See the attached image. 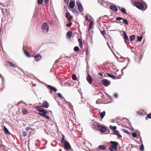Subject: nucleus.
Returning <instances> with one entry per match:
<instances>
[{
    "instance_id": "4",
    "label": "nucleus",
    "mask_w": 151,
    "mask_h": 151,
    "mask_svg": "<svg viewBox=\"0 0 151 151\" xmlns=\"http://www.w3.org/2000/svg\"><path fill=\"white\" fill-rule=\"evenodd\" d=\"M41 29L43 33L47 34L48 32L49 26L46 23H45L42 24Z\"/></svg>"
},
{
    "instance_id": "55",
    "label": "nucleus",
    "mask_w": 151,
    "mask_h": 151,
    "mask_svg": "<svg viewBox=\"0 0 151 151\" xmlns=\"http://www.w3.org/2000/svg\"><path fill=\"white\" fill-rule=\"evenodd\" d=\"M35 108H37V109H38V108H39L40 109H41L40 106L39 105L37 106L36 107H35Z\"/></svg>"
},
{
    "instance_id": "36",
    "label": "nucleus",
    "mask_w": 151,
    "mask_h": 151,
    "mask_svg": "<svg viewBox=\"0 0 151 151\" xmlns=\"http://www.w3.org/2000/svg\"><path fill=\"white\" fill-rule=\"evenodd\" d=\"M140 150L142 151H143L144 150V147L143 144H142L140 145Z\"/></svg>"
},
{
    "instance_id": "61",
    "label": "nucleus",
    "mask_w": 151,
    "mask_h": 151,
    "mask_svg": "<svg viewBox=\"0 0 151 151\" xmlns=\"http://www.w3.org/2000/svg\"><path fill=\"white\" fill-rule=\"evenodd\" d=\"M1 10L2 11H3V9L2 8H1Z\"/></svg>"
},
{
    "instance_id": "10",
    "label": "nucleus",
    "mask_w": 151,
    "mask_h": 151,
    "mask_svg": "<svg viewBox=\"0 0 151 151\" xmlns=\"http://www.w3.org/2000/svg\"><path fill=\"white\" fill-rule=\"evenodd\" d=\"M49 105L48 103L46 101H44L43 102L42 106L45 108H47L49 106Z\"/></svg>"
},
{
    "instance_id": "51",
    "label": "nucleus",
    "mask_w": 151,
    "mask_h": 151,
    "mask_svg": "<svg viewBox=\"0 0 151 151\" xmlns=\"http://www.w3.org/2000/svg\"><path fill=\"white\" fill-rule=\"evenodd\" d=\"M85 19L86 20H89L88 17V16H87V15H85Z\"/></svg>"
},
{
    "instance_id": "62",
    "label": "nucleus",
    "mask_w": 151,
    "mask_h": 151,
    "mask_svg": "<svg viewBox=\"0 0 151 151\" xmlns=\"http://www.w3.org/2000/svg\"><path fill=\"white\" fill-rule=\"evenodd\" d=\"M107 45H108V46H109V44H108V42H107ZM109 47V48H110V47Z\"/></svg>"
},
{
    "instance_id": "33",
    "label": "nucleus",
    "mask_w": 151,
    "mask_h": 151,
    "mask_svg": "<svg viewBox=\"0 0 151 151\" xmlns=\"http://www.w3.org/2000/svg\"><path fill=\"white\" fill-rule=\"evenodd\" d=\"M72 78L73 80H76V76L75 74H73L72 75Z\"/></svg>"
},
{
    "instance_id": "9",
    "label": "nucleus",
    "mask_w": 151,
    "mask_h": 151,
    "mask_svg": "<svg viewBox=\"0 0 151 151\" xmlns=\"http://www.w3.org/2000/svg\"><path fill=\"white\" fill-rule=\"evenodd\" d=\"M42 57L41 55L39 54H37L34 56L35 59L36 61L38 62L41 58Z\"/></svg>"
},
{
    "instance_id": "47",
    "label": "nucleus",
    "mask_w": 151,
    "mask_h": 151,
    "mask_svg": "<svg viewBox=\"0 0 151 151\" xmlns=\"http://www.w3.org/2000/svg\"><path fill=\"white\" fill-rule=\"evenodd\" d=\"M101 34L102 35H104L105 33V31H101Z\"/></svg>"
},
{
    "instance_id": "57",
    "label": "nucleus",
    "mask_w": 151,
    "mask_h": 151,
    "mask_svg": "<svg viewBox=\"0 0 151 151\" xmlns=\"http://www.w3.org/2000/svg\"><path fill=\"white\" fill-rule=\"evenodd\" d=\"M48 1V0H45V4H46L47 3Z\"/></svg>"
},
{
    "instance_id": "17",
    "label": "nucleus",
    "mask_w": 151,
    "mask_h": 151,
    "mask_svg": "<svg viewBox=\"0 0 151 151\" xmlns=\"http://www.w3.org/2000/svg\"><path fill=\"white\" fill-rule=\"evenodd\" d=\"M98 149L100 150H106V149L105 146L104 145H100L99 146Z\"/></svg>"
},
{
    "instance_id": "63",
    "label": "nucleus",
    "mask_w": 151,
    "mask_h": 151,
    "mask_svg": "<svg viewBox=\"0 0 151 151\" xmlns=\"http://www.w3.org/2000/svg\"><path fill=\"white\" fill-rule=\"evenodd\" d=\"M1 78V74L0 73V78Z\"/></svg>"
},
{
    "instance_id": "27",
    "label": "nucleus",
    "mask_w": 151,
    "mask_h": 151,
    "mask_svg": "<svg viewBox=\"0 0 151 151\" xmlns=\"http://www.w3.org/2000/svg\"><path fill=\"white\" fill-rule=\"evenodd\" d=\"M143 112H144L143 111L141 110V111H138L137 112V114L139 115H143Z\"/></svg>"
},
{
    "instance_id": "38",
    "label": "nucleus",
    "mask_w": 151,
    "mask_h": 151,
    "mask_svg": "<svg viewBox=\"0 0 151 151\" xmlns=\"http://www.w3.org/2000/svg\"><path fill=\"white\" fill-rule=\"evenodd\" d=\"M71 25L72 23L71 22H70L66 24V26L70 28L71 26Z\"/></svg>"
},
{
    "instance_id": "2",
    "label": "nucleus",
    "mask_w": 151,
    "mask_h": 151,
    "mask_svg": "<svg viewBox=\"0 0 151 151\" xmlns=\"http://www.w3.org/2000/svg\"><path fill=\"white\" fill-rule=\"evenodd\" d=\"M61 142L63 145H64L65 149L66 150H69L71 148V147L69 143L68 142L65 140L64 135L63 136L61 139Z\"/></svg>"
},
{
    "instance_id": "14",
    "label": "nucleus",
    "mask_w": 151,
    "mask_h": 151,
    "mask_svg": "<svg viewBox=\"0 0 151 151\" xmlns=\"http://www.w3.org/2000/svg\"><path fill=\"white\" fill-rule=\"evenodd\" d=\"M110 9L111 10L117 12L118 11V9L115 6L111 5L110 6Z\"/></svg>"
},
{
    "instance_id": "12",
    "label": "nucleus",
    "mask_w": 151,
    "mask_h": 151,
    "mask_svg": "<svg viewBox=\"0 0 151 151\" xmlns=\"http://www.w3.org/2000/svg\"><path fill=\"white\" fill-rule=\"evenodd\" d=\"M47 86L50 89L54 92H56L57 91V89L55 88L52 86L49 85H47Z\"/></svg>"
},
{
    "instance_id": "18",
    "label": "nucleus",
    "mask_w": 151,
    "mask_h": 151,
    "mask_svg": "<svg viewBox=\"0 0 151 151\" xmlns=\"http://www.w3.org/2000/svg\"><path fill=\"white\" fill-rule=\"evenodd\" d=\"M72 34V32L71 31H68L66 34V37L67 38H69L70 37Z\"/></svg>"
},
{
    "instance_id": "7",
    "label": "nucleus",
    "mask_w": 151,
    "mask_h": 151,
    "mask_svg": "<svg viewBox=\"0 0 151 151\" xmlns=\"http://www.w3.org/2000/svg\"><path fill=\"white\" fill-rule=\"evenodd\" d=\"M101 82L103 85L105 86H109L111 83V82L110 81L106 79H103L101 80Z\"/></svg>"
},
{
    "instance_id": "24",
    "label": "nucleus",
    "mask_w": 151,
    "mask_h": 151,
    "mask_svg": "<svg viewBox=\"0 0 151 151\" xmlns=\"http://www.w3.org/2000/svg\"><path fill=\"white\" fill-rule=\"evenodd\" d=\"M106 130V128L105 127L103 126L102 127L101 129V130L100 131L101 132H105Z\"/></svg>"
},
{
    "instance_id": "29",
    "label": "nucleus",
    "mask_w": 151,
    "mask_h": 151,
    "mask_svg": "<svg viewBox=\"0 0 151 151\" xmlns=\"http://www.w3.org/2000/svg\"><path fill=\"white\" fill-rule=\"evenodd\" d=\"M7 62L9 63V64L10 65L13 67L16 68V65L12 63L11 62L9 61H7Z\"/></svg>"
},
{
    "instance_id": "34",
    "label": "nucleus",
    "mask_w": 151,
    "mask_h": 151,
    "mask_svg": "<svg viewBox=\"0 0 151 151\" xmlns=\"http://www.w3.org/2000/svg\"><path fill=\"white\" fill-rule=\"evenodd\" d=\"M22 112L23 114L25 115L27 113V111L26 109H24L22 110Z\"/></svg>"
},
{
    "instance_id": "54",
    "label": "nucleus",
    "mask_w": 151,
    "mask_h": 151,
    "mask_svg": "<svg viewBox=\"0 0 151 151\" xmlns=\"http://www.w3.org/2000/svg\"><path fill=\"white\" fill-rule=\"evenodd\" d=\"M78 41L80 43H82V41L80 39H78Z\"/></svg>"
},
{
    "instance_id": "56",
    "label": "nucleus",
    "mask_w": 151,
    "mask_h": 151,
    "mask_svg": "<svg viewBox=\"0 0 151 151\" xmlns=\"http://www.w3.org/2000/svg\"><path fill=\"white\" fill-rule=\"evenodd\" d=\"M98 74L101 76H103L102 74L101 73H99Z\"/></svg>"
},
{
    "instance_id": "48",
    "label": "nucleus",
    "mask_w": 151,
    "mask_h": 151,
    "mask_svg": "<svg viewBox=\"0 0 151 151\" xmlns=\"http://www.w3.org/2000/svg\"><path fill=\"white\" fill-rule=\"evenodd\" d=\"M114 96L116 98H117L118 97V95L117 93H115L114 94Z\"/></svg>"
},
{
    "instance_id": "30",
    "label": "nucleus",
    "mask_w": 151,
    "mask_h": 151,
    "mask_svg": "<svg viewBox=\"0 0 151 151\" xmlns=\"http://www.w3.org/2000/svg\"><path fill=\"white\" fill-rule=\"evenodd\" d=\"M142 39V35H141L140 36H138L137 37V40L139 42L141 41Z\"/></svg>"
},
{
    "instance_id": "44",
    "label": "nucleus",
    "mask_w": 151,
    "mask_h": 151,
    "mask_svg": "<svg viewBox=\"0 0 151 151\" xmlns=\"http://www.w3.org/2000/svg\"><path fill=\"white\" fill-rule=\"evenodd\" d=\"M43 117H44L45 118H46L48 120H50V117L49 116H47L46 115H43Z\"/></svg>"
},
{
    "instance_id": "43",
    "label": "nucleus",
    "mask_w": 151,
    "mask_h": 151,
    "mask_svg": "<svg viewBox=\"0 0 151 151\" xmlns=\"http://www.w3.org/2000/svg\"><path fill=\"white\" fill-rule=\"evenodd\" d=\"M89 25H92L93 22L91 20H89Z\"/></svg>"
},
{
    "instance_id": "25",
    "label": "nucleus",
    "mask_w": 151,
    "mask_h": 151,
    "mask_svg": "<svg viewBox=\"0 0 151 151\" xmlns=\"http://www.w3.org/2000/svg\"><path fill=\"white\" fill-rule=\"evenodd\" d=\"M129 38L130 41H132L135 39V36L134 35H132L130 36Z\"/></svg>"
},
{
    "instance_id": "16",
    "label": "nucleus",
    "mask_w": 151,
    "mask_h": 151,
    "mask_svg": "<svg viewBox=\"0 0 151 151\" xmlns=\"http://www.w3.org/2000/svg\"><path fill=\"white\" fill-rule=\"evenodd\" d=\"M94 125L95 126V127L99 131L101 130L102 127H103L100 125L99 123L97 124L96 125H95V124H94Z\"/></svg>"
},
{
    "instance_id": "5",
    "label": "nucleus",
    "mask_w": 151,
    "mask_h": 151,
    "mask_svg": "<svg viewBox=\"0 0 151 151\" xmlns=\"http://www.w3.org/2000/svg\"><path fill=\"white\" fill-rule=\"evenodd\" d=\"M37 110L39 111L38 114L40 116L43 117L44 115H46L49 114V113L46 111L45 109H40L39 108L37 109Z\"/></svg>"
},
{
    "instance_id": "28",
    "label": "nucleus",
    "mask_w": 151,
    "mask_h": 151,
    "mask_svg": "<svg viewBox=\"0 0 151 151\" xmlns=\"http://www.w3.org/2000/svg\"><path fill=\"white\" fill-rule=\"evenodd\" d=\"M121 11L123 14H126L127 13L125 9L124 8H122L121 9Z\"/></svg>"
},
{
    "instance_id": "52",
    "label": "nucleus",
    "mask_w": 151,
    "mask_h": 151,
    "mask_svg": "<svg viewBox=\"0 0 151 151\" xmlns=\"http://www.w3.org/2000/svg\"><path fill=\"white\" fill-rule=\"evenodd\" d=\"M79 46L81 48L83 46L82 42L81 43H80L79 44Z\"/></svg>"
},
{
    "instance_id": "22",
    "label": "nucleus",
    "mask_w": 151,
    "mask_h": 151,
    "mask_svg": "<svg viewBox=\"0 0 151 151\" xmlns=\"http://www.w3.org/2000/svg\"><path fill=\"white\" fill-rule=\"evenodd\" d=\"M23 50L24 52L25 55L27 57H29L30 56L29 55V53L27 52L26 50H24V47L23 48Z\"/></svg>"
},
{
    "instance_id": "59",
    "label": "nucleus",
    "mask_w": 151,
    "mask_h": 151,
    "mask_svg": "<svg viewBox=\"0 0 151 151\" xmlns=\"http://www.w3.org/2000/svg\"><path fill=\"white\" fill-rule=\"evenodd\" d=\"M126 68V67H124L123 68V70L124 69H125Z\"/></svg>"
},
{
    "instance_id": "42",
    "label": "nucleus",
    "mask_w": 151,
    "mask_h": 151,
    "mask_svg": "<svg viewBox=\"0 0 151 151\" xmlns=\"http://www.w3.org/2000/svg\"><path fill=\"white\" fill-rule=\"evenodd\" d=\"M57 95L58 97H59L60 98H63V99H64V97H63L62 95L60 93H57Z\"/></svg>"
},
{
    "instance_id": "11",
    "label": "nucleus",
    "mask_w": 151,
    "mask_h": 151,
    "mask_svg": "<svg viewBox=\"0 0 151 151\" xmlns=\"http://www.w3.org/2000/svg\"><path fill=\"white\" fill-rule=\"evenodd\" d=\"M65 14L66 18L69 21H70L71 19L73 18V16H71L70 14L69 13L66 12L65 13Z\"/></svg>"
},
{
    "instance_id": "20",
    "label": "nucleus",
    "mask_w": 151,
    "mask_h": 151,
    "mask_svg": "<svg viewBox=\"0 0 151 151\" xmlns=\"http://www.w3.org/2000/svg\"><path fill=\"white\" fill-rule=\"evenodd\" d=\"M109 127L111 130L113 131L114 132L116 130V126H113L111 125L109 126Z\"/></svg>"
},
{
    "instance_id": "23",
    "label": "nucleus",
    "mask_w": 151,
    "mask_h": 151,
    "mask_svg": "<svg viewBox=\"0 0 151 151\" xmlns=\"http://www.w3.org/2000/svg\"><path fill=\"white\" fill-rule=\"evenodd\" d=\"M72 12L74 14L76 15V16L78 15L79 14L76 9H73L72 10Z\"/></svg>"
},
{
    "instance_id": "19",
    "label": "nucleus",
    "mask_w": 151,
    "mask_h": 151,
    "mask_svg": "<svg viewBox=\"0 0 151 151\" xmlns=\"http://www.w3.org/2000/svg\"><path fill=\"white\" fill-rule=\"evenodd\" d=\"M4 133L6 134H10V133L8 130L7 129L5 126L4 127Z\"/></svg>"
},
{
    "instance_id": "58",
    "label": "nucleus",
    "mask_w": 151,
    "mask_h": 151,
    "mask_svg": "<svg viewBox=\"0 0 151 151\" xmlns=\"http://www.w3.org/2000/svg\"><path fill=\"white\" fill-rule=\"evenodd\" d=\"M99 100H98V101H96V103L97 104H99V103H98L99 101H99Z\"/></svg>"
},
{
    "instance_id": "35",
    "label": "nucleus",
    "mask_w": 151,
    "mask_h": 151,
    "mask_svg": "<svg viewBox=\"0 0 151 151\" xmlns=\"http://www.w3.org/2000/svg\"><path fill=\"white\" fill-rule=\"evenodd\" d=\"M79 50V47L78 46H76L74 48V50L75 51H77Z\"/></svg>"
},
{
    "instance_id": "50",
    "label": "nucleus",
    "mask_w": 151,
    "mask_h": 151,
    "mask_svg": "<svg viewBox=\"0 0 151 151\" xmlns=\"http://www.w3.org/2000/svg\"><path fill=\"white\" fill-rule=\"evenodd\" d=\"M88 48L87 47V49H86V55H88V53L89 52V51H88Z\"/></svg>"
},
{
    "instance_id": "8",
    "label": "nucleus",
    "mask_w": 151,
    "mask_h": 151,
    "mask_svg": "<svg viewBox=\"0 0 151 151\" xmlns=\"http://www.w3.org/2000/svg\"><path fill=\"white\" fill-rule=\"evenodd\" d=\"M86 79L87 81L90 84H91L92 83L93 79L91 77L89 74H88L86 77Z\"/></svg>"
},
{
    "instance_id": "39",
    "label": "nucleus",
    "mask_w": 151,
    "mask_h": 151,
    "mask_svg": "<svg viewBox=\"0 0 151 151\" xmlns=\"http://www.w3.org/2000/svg\"><path fill=\"white\" fill-rule=\"evenodd\" d=\"M116 20L118 21H120L121 20H122L123 19L121 17H117L116 18Z\"/></svg>"
},
{
    "instance_id": "21",
    "label": "nucleus",
    "mask_w": 151,
    "mask_h": 151,
    "mask_svg": "<svg viewBox=\"0 0 151 151\" xmlns=\"http://www.w3.org/2000/svg\"><path fill=\"white\" fill-rule=\"evenodd\" d=\"M105 115V111H104L103 112H101L100 113V116L101 118V119H102L104 117V116Z\"/></svg>"
},
{
    "instance_id": "53",
    "label": "nucleus",
    "mask_w": 151,
    "mask_h": 151,
    "mask_svg": "<svg viewBox=\"0 0 151 151\" xmlns=\"http://www.w3.org/2000/svg\"><path fill=\"white\" fill-rule=\"evenodd\" d=\"M92 25H89V28L88 29V31H89L90 29L92 28Z\"/></svg>"
},
{
    "instance_id": "15",
    "label": "nucleus",
    "mask_w": 151,
    "mask_h": 151,
    "mask_svg": "<svg viewBox=\"0 0 151 151\" xmlns=\"http://www.w3.org/2000/svg\"><path fill=\"white\" fill-rule=\"evenodd\" d=\"M123 34L124 35V39L127 41H129V40L127 35L126 32L125 31H123Z\"/></svg>"
},
{
    "instance_id": "37",
    "label": "nucleus",
    "mask_w": 151,
    "mask_h": 151,
    "mask_svg": "<svg viewBox=\"0 0 151 151\" xmlns=\"http://www.w3.org/2000/svg\"><path fill=\"white\" fill-rule=\"evenodd\" d=\"M123 20L124 23L127 25L128 24V22L126 19H123Z\"/></svg>"
},
{
    "instance_id": "40",
    "label": "nucleus",
    "mask_w": 151,
    "mask_h": 151,
    "mask_svg": "<svg viewBox=\"0 0 151 151\" xmlns=\"http://www.w3.org/2000/svg\"><path fill=\"white\" fill-rule=\"evenodd\" d=\"M132 137L134 138H136L137 137V134L136 132H134L132 134Z\"/></svg>"
},
{
    "instance_id": "13",
    "label": "nucleus",
    "mask_w": 151,
    "mask_h": 151,
    "mask_svg": "<svg viewBox=\"0 0 151 151\" xmlns=\"http://www.w3.org/2000/svg\"><path fill=\"white\" fill-rule=\"evenodd\" d=\"M75 5V2L73 1H71L69 3V5L70 7L72 8L73 9Z\"/></svg>"
},
{
    "instance_id": "3",
    "label": "nucleus",
    "mask_w": 151,
    "mask_h": 151,
    "mask_svg": "<svg viewBox=\"0 0 151 151\" xmlns=\"http://www.w3.org/2000/svg\"><path fill=\"white\" fill-rule=\"evenodd\" d=\"M110 143L113 145V146L110 147V150L111 151H116L117 149V147L119 144L118 143L115 141H111Z\"/></svg>"
},
{
    "instance_id": "6",
    "label": "nucleus",
    "mask_w": 151,
    "mask_h": 151,
    "mask_svg": "<svg viewBox=\"0 0 151 151\" xmlns=\"http://www.w3.org/2000/svg\"><path fill=\"white\" fill-rule=\"evenodd\" d=\"M76 4L78 6L79 11L81 12H83V7L82 5L79 0H77L76 2Z\"/></svg>"
},
{
    "instance_id": "46",
    "label": "nucleus",
    "mask_w": 151,
    "mask_h": 151,
    "mask_svg": "<svg viewBox=\"0 0 151 151\" xmlns=\"http://www.w3.org/2000/svg\"><path fill=\"white\" fill-rule=\"evenodd\" d=\"M67 104L70 108H71V104L70 103L68 102Z\"/></svg>"
},
{
    "instance_id": "41",
    "label": "nucleus",
    "mask_w": 151,
    "mask_h": 151,
    "mask_svg": "<svg viewBox=\"0 0 151 151\" xmlns=\"http://www.w3.org/2000/svg\"><path fill=\"white\" fill-rule=\"evenodd\" d=\"M43 0H38V3L39 4H41Z\"/></svg>"
},
{
    "instance_id": "49",
    "label": "nucleus",
    "mask_w": 151,
    "mask_h": 151,
    "mask_svg": "<svg viewBox=\"0 0 151 151\" xmlns=\"http://www.w3.org/2000/svg\"><path fill=\"white\" fill-rule=\"evenodd\" d=\"M70 0H64V1L65 4H67L68 3Z\"/></svg>"
},
{
    "instance_id": "1",
    "label": "nucleus",
    "mask_w": 151,
    "mask_h": 151,
    "mask_svg": "<svg viewBox=\"0 0 151 151\" xmlns=\"http://www.w3.org/2000/svg\"><path fill=\"white\" fill-rule=\"evenodd\" d=\"M134 5L139 9L145 10L147 8V5L146 3L142 4V2L135 1L134 2Z\"/></svg>"
},
{
    "instance_id": "64",
    "label": "nucleus",
    "mask_w": 151,
    "mask_h": 151,
    "mask_svg": "<svg viewBox=\"0 0 151 151\" xmlns=\"http://www.w3.org/2000/svg\"><path fill=\"white\" fill-rule=\"evenodd\" d=\"M113 31H115V30H114Z\"/></svg>"
},
{
    "instance_id": "60",
    "label": "nucleus",
    "mask_w": 151,
    "mask_h": 151,
    "mask_svg": "<svg viewBox=\"0 0 151 151\" xmlns=\"http://www.w3.org/2000/svg\"><path fill=\"white\" fill-rule=\"evenodd\" d=\"M33 85V86H36V84H32Z\"/></svg>"
},
{
    "instance_id": "32",
    "label": "nucleus",
    "mask_w": 151,
    "mask_h": 151,
    "mask_svg": "<svg viewBox=\"0 0 151 151\" xmlns=\"http://www.w3.org/2000/svg\"><path fill=\"white\" fill-rule=\"evenodd\" d=\"M122 131L124 132L127 134H130V132H129L127 130H126L125 129H122Z\"/></svg>"
},
{
    "instance_id": "45",
    "label": "nucleus",
    "mask_w": 151,
    "mask_h": 151,
    "mask_svg": "<svg viewBox=\"0 0 151 151\" xmlns=\"http://www.w3.org/2000/svg\"><path fill=\"white\" fill-rule=\"evenodd\" d=\"M147 117L151 119V114H149L147 115Z\"/></svg>"
},
{
    "instance_id": "26",
    "label": "nucleus",
    "mask_w": 151,
    "mask_h": 151,
    "mask_svg": "<svg viewBox=\"0 0 151 151\" xmlns=\"http://www.w3.org/2000/svg\"><path fill=\"white\" fill-rule=\"evenodd\" d=\"M114 133H117V134H118V135H117V136H118V137H121V138L122 137V136L120 134L118 130H116L115 131Z\"/></svg>"
},
{
    "instance_id": "31",
    "label": "nucleus",
    "mask_w": 151,
    "mask_h": 151,
    "mask_svg": "<svg viewBox=\"0 0 151 151\" xmlns=\"http://www.w3.org/2000/svg\"><path fill=\"white\" fill-rule=\"evenodd\" d=\"M107 75L109 77L111 78H115V76H114L112 75L111 74H110L109 73H107Z\"/></svg>"
}]
</instances>
